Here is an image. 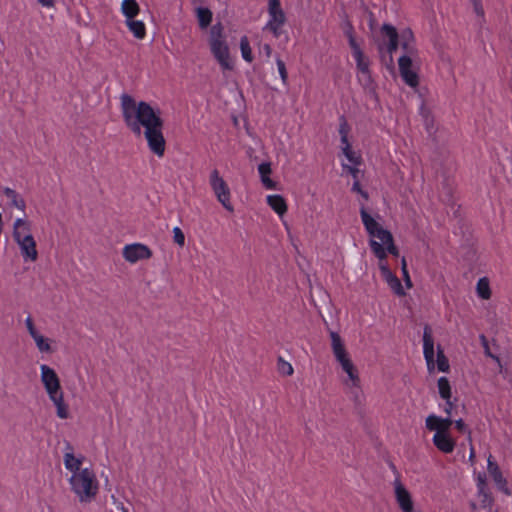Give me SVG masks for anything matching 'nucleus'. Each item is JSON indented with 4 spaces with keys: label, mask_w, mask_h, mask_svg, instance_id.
I'll return each mask as SVG.
<instances>
[{
    "label": "nucleus",
    "mask_w": 512,
    "mask_h": 512,
    "mask_svg": "<svg viewBox=\"0 0 512 512\" xmlns=\"http://www.w3.org/2000/svg\"><path fill=\"white\" fill-rule=\"evenodd\" d=\"M121 110L126 126L137 136H144L150 149L160 155V116L146 102L137 103L128 95L121 96Z\"/></svg>",
    "instance_id": "nucleus-1"
},
{
    "label": "nucleus",
    "mask_w": 512,
    "mask_h": 512,
    "mask_svg": "<svg viewBox=\"0 0 512 512\" xmlns=\"http://www.w3.org/2000/svg\"><path fill=\"white\" fill-rule=\"evenodd\" d=\"M64 466L71 473L68 481L78 500L81 503L93 501L99 491V481L91 462L81 453L68 452L64 455Z\"/></svg>",
    "instance_id": "nucleus-2"
},
{
    "label": "nucleus",
    "mask_w": 512,
    "mask_h": 512,
    "mask_svg": "<svg viewBox=\"0 0 512 512\" xmlns=\"http://www.w3.org/2000/svg\"><path fill=\"white\" fill-rule=\"evenodd\" d=\"M41 382L57 409V416L61 419L69 417L68 405L64 401V393L61 389L60 380L56 372L47 365H41Z\"/></svg>",
    "instance_id": "nucleus-3"
},
{
    "label": "nucleus",
    "mask_w": 512,
    "mask_h": 512,
    "mask_svg": "<svg viewBox=\"0 0 512 512\" xmlns=\"http://www.w3.org/2000/svg\"><path fill=\"white\" fill-rule=\"evenodd\" d=\"M423 356L429 373H433L435 369L443 373L450 371L449 360L440 345L437 346V358L435 359L434 339L428 325L423 330Z\"/></svg>",
    "instance_id": "nucleus-4"
},
{
    "label": "nucleus",
    "mask_w": 512,
    "mask_h": 512,
    "mask_svg": "<svg viewBox=\"0 0 512 512\" xmlns=\"http://www.w3.org/2000/svg\"><path fill=\"white\" fill-rule=\"evenodd\" d=\"M210 49L223 70L233 68L229 48L223 38V28L220 24L212 26L210 30Z\"/></svg>",
    "instance_id": "nucleus-5"
},
{
    "label": "nucleus",
    "mask_w": 512,
    "mask_h": 512,
    "mask_svg": "<svg viewBox=\"0 0 512 512\" xmlns=\"http://www.w3.org/2000/svg\"><path fill=\"white\" fill-rule=\"evenodd\" d=\"M210 187L218 202L229 212L234 211L231 203V191L227 182L217 169H213L209 176Z\"/></svg>",
    "instance_id": "nucleus-6"
},
{
    "label": "nucleus",
    "mask_w": 512,
    "mask_h": 512,
    "mask_svg": "<svg viewBox=\"0 0 512 512\" xmlns=\"http://www.w3.org/2000/svg\"><path fill=\"white\" fill-rule=\"evenodd\" d=\"M360 217L369 241H378L383 243L391 237L392 233L385 229L366 209L364 205L360 207Z\"/></svg>",
    "instance_id": "nucleus-7"
},
{
    "label": "nucleus",
    "mask_w": 512,
    "mask_h": 512,
    "mask_svg": "<svg viewBox=\"0 0 512 512\" xmlns=\"http://www.w3.org/2000/svg\"><path fill=\"white\" fill-rule=\"evenodd\" d=\"M268 15L269 20L266 23L265 29L269 30L275 38L280 37L286 22V15L281 7L280 0H268Z\"/></svg>",
    "instance_id": "nucleus-8"
},
{
    "label": "nucleus",
    "mask_w": 512,
    "mask_h": 512,
    "mask_svg": "<svg viewBox=\"0 0 512 512\" xmlns=\"http://www.w3.org/2000/svg\"><path fill=\"white\" fill-rule=\"evenodd\" d=\"M388 464H389V467L391 468V470L393 471V473L396 475V478H395L393 484H394L395 498H396V501H397L400 509L402 510V512H413L414 506H413L411 494L409 493V491L405 488V486L400 481V475H399L394 463L389 461Z\"/></svg>",
    "instance_id": "nucleus-9"
},
{
    "label": "nucleus",
    "mask_w": 512,
    "mask_h": 512,
    "mask_svg": "<svg viewBox=\"0 0 512 512\" xmlns=\"http://www.w3.org/2000/svg\"><path fill=\"white\" fill-rule=\"evenodd\" d=\"M152 255L151 249L142 243L127 244L122 249L123 258L130 264L150 259Z\"/></svg>",
    "instance_id": "nucleus-10"
},
{
    "label": "nucleus",
    "mask_w": 512,
    "mask_h": 512,
    "mask_svg": "<svg viewBox=\"0 0 512 512\" xmlns=\"http://www.w3.org/2000/svg\"><path fill=\"white\" fill-rule=\"evenodd\" d=\"M399 73L406 85L415 89L419 85V75L413 69L412 59L408 55H402L398 59Z\"/></svg>",
    "instance_id": "nucleus-11"
},
{
    "label": "nucleus",
    "mask_w": 512,
    "mask_h": 512,
    "mask_svg": "<svg viewBox=\"0 0 512 512\" xmlns=\"http://www.w3.org/2000/svg\"><path fill=\"white\" fill-rule=\"evenodd\" d=\"M369 247L375 257L379 260L378 264L386 262L388 253L396 257L399 255V249L394 243L393 235H391V237L386 239L383 243L378 241H369Z\"/></svg>",
    "instance_id": "nucleus-12"
},
{
    "label": "nucleus",
    "mask_w": 512,
    "mask_h": 512,
    "mask_svg": "<svg viewBox=\"0 0 512 512\" xmlns=\"http://www.w3.org/2000/svg\"><path fill=\"white\" fill-rule=\"evenodd\" d=\"M378 267L383 280L387 283L393 293L397 296H405L406 292L401 284L400 279L391 271L387 262L378 264Z\"/></svg>",
    "instance_id": "nucleus-13"
},
{
    "label": "nucleus",
    "mask_w": 512,
    "mask_h": 512,
    "mask_svg": "<svg viewBox=\"0 0 512 512\" xmlns=\"http://www.w3.org/2000/svg\"><path fill=\"white\" fill-rule=\"evenodd\" d=\"M426 428L429 431L436 432H445L449 431L451 426L453 425V421L451 418H442L435 414H430L425 420Z\"/></svg>",
    "instance_id": "nucleus-14"
},
{
    "label": "nucleus",
    "mask_w": 512,
    "mask_h": 512,
    "mask_svg": "<svg viewBox=\"0 0 512 512\" xmlns=\"http://www.w3.org/2000/svg\"><path fill=\"white\" fill-rule=\"evenodd\" d=\"M16 243L19 245L21 254L25 260H30L32 262L37 260L38 252L33 236H25V238L19 239Z\"/></svg>",
    "instance_id": "nucleus-15"
},
{
    "label": "nucleus",
    "mask_w": 512,
    "mask_h": 512,
    "mask_svg": "<svg viewBox=\"0 0 512 512\" xmlns=\"http://www.w3.org/2000/svg\"><path fill=\"white\" fill-rule=\"evenodd\" d=\"M487 461H488V472H489L490 476L492 477V479L494 480V482L496 483L498 488L500 490L504 491L507 495H509L510 492H509L508 488L506 487V480L504 479L498 464L492 460V455L489 454V456L487 457Z\"/></svg>",
    "instance_id": "nucleus-16"
},
{
    "label": "nucleus",
    "mask_w": 512,
    "mask_h": 512,
    "mask_svg": "<svg viewBox=\"0 0 512 512\" xmlns=\"http://www.w3.org/2000/svg\"><path fill=\"white\" fill-rule=\"evenodd\" d=\"M381 33L388 39L387 51L392 55L398 49L400 36L395 27L390 24H384L381 28Z\"/></svg>",
    "instance_id": "nucleus-17"
},
{
    "label": "nucleus",
    "mask_w": 512,
    "mask_h": 512,
    "mask_svg": "<svg viewBox=\"0 0 512 512\" xmlns=\"http://www.w3.org/2000/svg\"><path fill=\"white\" fill-rule=\"evenodd\" d=\"M400 45L404 51L403 55H408L411 59L416 55L417 50L414 44L413 34L411 30H405L400 35Z\"/></svg>",
    "instance_id": "nucleus-18"
},
{
    "label": "nucleus",
    "mask_w": 512,
    "mask_h": 512,
    "mask_svg": "<svg viewBox=\"0 0 512 512\" xmlns=\"http://www.w3.org/2000/svg\"><path fill=\"white\" fill-rule=\"evenodd\" d=\"M258 172L260 175L261 182L266 189H276V183L270 178L272 173L271 164L269 162H262L258 165Z\"/></svg>",
    "instance_id": "nucleus-19"
},
{
    "label": "nucleus",
    "mask_w": 512,
    "mask_h": 512,
    "mask_svg": "<svg viewBox=\"0 0 512 512\" xmlns=\"http://www.w3.org/2000/svg\"><path fill=\"white\" fill-rule=\"evenodd\" d=\"M266 201L269 207L277 213L279 217H282L287 212V203L283 196L278 194L268 195Z\"/></svg>",
    "instance_id": "nucleus-20"
},
{
    "label": "nucleus",
    "mask_w": 512,
    "mask_h": 512,
    "mask_svg": "<svg viewBox=\"0 0 512 512\" xmlns=\"http://www.w3.org/2000/svg\"><path fill=\"white\" fill-rule=\"evenodd\" d=\"M25 236H32L30 223L22 218L16 219L13 225V238L15 241L25 238Z\"/></svg>",
    "instance_id": "nucleus-21"
},
{
    "label": "nucleus",
    "mask_w": 512,
    "mask_h": 512,
    "mask_svg": "<svg viewBox=\"0 0 512 512\" xmlns=\"http://www.w3.org/2000/svg\"><path fill=\"white\" fill-rule=\"evenodd\" d=\"M353 58L356 62L357 70L359 72V80L370 81L371 76L369 70V59L364 55V53L361 54L360 56H355Z\"/></svg>",
    "instance_id": "nucleus-22"
},
{
    "label": "nucleus",
    "mask_w": 512,
    "mask_h": 512,
    "mask_svg": "<svg viewBox=\"0 0 512 512\" xmlns=\"http://www.w3.org/2000/svg\"><path fill=\"white\" fill-rule=\"evenodd\" d=\"M121 12L126 20L134 19L140 13V6L136 0H123Z\"/></svg>",
    "instance_id": "nucleus-23"
},
{
    "label": "nucleus",
    "mask_w": 512,
    "mask_h": 512,
    "mask_svg": "<svg viewBox=\"0 0 512 512\" xmlns=\"http://www.w3.org/2000/svg\"><path fill=\"white\" fill-rule=\"evenodd\" d=\"M342 370L347 374L351 387L360 389V378L351 359L341 365Z\"/></svg>",
    "instance_id": "nucleus-24"
},
{
    "label": "nucleus",
    "mask_w": 512,
    "mask_h": 512,
    "mask_svg": "<svg viewBox=\"0 0 512 512\" xmlns=\"http://www.w3.org/2000/svg\"><path fill=\"white\" fill-rule=\"evenodd\" d=\"M433 442L436 448H454L455 442L451 438L449 431L436 432L433 436Z\"/></svg>",
    "instance_id": "nucleus-25"
},
{
    "label": "nucleus",
    "mask_w": 512,
    "mask_h": 512,
    "mask_svg": "<svg viewBox=\"0 0 512 512\" xmlns=\"http://www.w3.org/2000/svg\"><path fill=\"white\" fill-rule=\"evenodd\" d=\"M476 294L482 300H489L492 295L490 281L487 277H481L476 284Z\"/></svg>",
    "instance_id": "nucleus-26"
},
{
    "label": "nucleus",
    "mask_w": 512,
    "mask_h": 512,
    "mask_svg": "<svg viewBox=\"0 0 512 512\" xmlns=\"http://www.w3.org/2000/svg\"><path fill=\"white\" fill-rule=\"evenodd\" d=\"M196 16L201 29H206L212 22L213 14L209 8H196Z\"/></svg>",
    "instance_id": "nucleus-27"
},
{
    "label": "nucleus",
    "mask_w": 512,
    "mask_h": 512,
    "mask_svg": "<svg viewBox=\"0 0 512 512\" xmlns=\"http://www.w3.org/2000/svg\"><path fill=\"white\" fill-rule=\"evenodd\" d=\"M437 386L440 397L447 401L448 406H451V386L449 380L446 377H440Z\"/></svg>",
    "instance_id": "nucleus-28"
},
{
    "label": "nucleus",
    "mask_w": 512,
    "mask_h": 512,
    "mask_svg": "<svg viewBox=\"0 0 512 512\" xmlns=\"http://www.w3.org/2000/svg\"><path fill=\"white\" fill-rule=\"evenodd\" d=\"M3 192L6 195V197L10 200L12 206L18 208L22 212L25 211V200L21 196H19V194L15 190L7 187L4 189Z\"/></svg>",
    "instance_id": "nucleus-29"
},
{
    "label": "nucleus",
    "mask_w": 512,
    "mask_h": 512,
    "mask_svg": "<svg viewBox=\"0 0 512 512\" xmlns=\"http://www.w3.org/2000/svg\"><path fill=\"white\" fill-rule=\"evenodd\" d=\"M126 25L129 30L132 32L134 37L137 39H143L146 35V28L142 21L130 19L126 20Z\"/></svg>",
    "instance_id": "nucleus-30"
},
{
    "label": "nucleus",
    "mask_w": 512,
    "mask_h": 512,
    "mask_svg": "<svg viewBox=\"0 0 512 512\" xmlns=\"http://www.w3.org/2000/svg\"><path fill=\"white\" fill-rule=\"evenodd\" d=\"M351 131V127L348 124L346 118L341 116L339 118V128L338 133L340 135L341 147L351 144L349 141V133Z\"/></svg>",
    "instance_id": "nucleus-31"
},
{
    "label": "nucleus",
    "mask_w": 512,
    "mask_h": 512,
    "mask_svg": "<svg viewBox=\"0 0 512 512\" xmlns=\"http://www.w3.org/2000/svg\"><path fill=\"white\" fill-rule=\"evenodd\" d=\"M343 155L346 159L355 166H361L363 163L362 156L359 152L352 149L351 144L341 147Z\"/></svg>",
    "instance_id": "nucleus-32"
},
{
    "label": "nucleus",
    "mask_w": 512,
    "mask_h": 512,
    "mask_svg": "<svg viewBox=\"0 0 512 512\" xmlns=\"http://www.w3.org/2000/svg\"><path fill=\"white\" fill-rule=\"evenodd\" d=\"M331 348L335 357H341L342 354L346 353L345 346L342 342L340 335L337 332H330Z\"/></svg>",
    "instance_id": "nucleus-33"
},
{
    "label": "nucleus",
    "mask_w": 512,
    "mask_h": 512,
    "mask_svg": "<svg viewBox=\"0 0 512 512\" xmlns=\"http://www.w3.org/2000/svg\"><path fill=\"white\" fill-rule=\"evenodd\" d=\"M481 339H482V342H483V346H484V348H485V354H486L488 357H490V358H492L493 360H495V361H496V363H497V364H498V366H499V372H500V374H502V375H503V378H504V379H508L509 381H511V380H510V376H511V374H510L509 370H508L507 368H504V367H503V365H502V363H501V360H500V358H499L498 356H496V355H494V354H492V353L490 352V349H489V346H488V343H487L486 338H485L484 336H481Z\"/></svg>",
    "instance_id": "nucleus-34"
},
{
    "label": "nucleus",
    "mask_w": 512,
    "mask_h": 512,
    "mask_svg": "<svg viewBox=\"0 0 512 512\" xmlns=\"http://www.w3.org/2000/svg\"><path fill=\"white\" fill-rule=\"evenodd\" d=\"M240 51L246 62L251 63L253 61L252 49L247 36H242L240 39Z\"/></svg>",
    "instance_id": "nucleus-35"
},
{
    "label": "nucleus",
    "mask_w": 512,
    "mask_h": 512,
    "mask_svg": "<svg viewBox=\"0 0 512 512\" xmlns=\"http://www.w3.org/2000/svg\"><path fill=\"white\" fill-rule=\"evenodd\" d=\"M419 114L422 116L424 120L427 132L431 134L433 130V118L431 117V113L429 109L426 107L424 101H422L421 106L419 108Z\"/></svg>",
    "instance_id": "nucleus-36"
},
{
    "label": "nucleus",
    "mask_w": 512,
    "mask_h": 512,
    "mask_svg": "<svg viewBox=\"0 0 512 512\" xmlns=\"http://www.w3.org/2000/svg\"><path fill=\"white\" fill-rule=\"evenodd\" d=\"M38 347V349L41 352H50L51 346L48 342V339L44 338L41 334H37L36 336L32 337Z\"/></svg>",
    "instance_id": "nucleus-37"
},
{
    "label": "nucleus",
    "mask_w": 512,
    "mask_h": 512,
    "mask_svg": "<svg viewBox=\"0 0 512 512\" xmlns=\"http://www.w3.org/2000/svg\"><path fill=\"white\" fill-rule=\"evenodd\" d=\"M278 371L285 376H291L294 372L292 365L285 361L282 357L278 359Z\"/></svg>",
    "instance_id": "nucleus-38"
},
{
    "label": "nucleus",
    "mask_w": 512,
    "mask_h": 512,
    "mask_svg": "<svg viewBox=\"0 0 512 512\" xmlns=\"http://www.w3.org/2000/svg\"><path fill=\"white\" fill-rule=\"evenodd\" d=\"M276 65H277L278 73L280 75L282 83L284 85H287V83H288V72H287L286 65H285L284 61L281 60L280 58H277L276 59Z\"/></svg>",
    "instance_id": "nucleus-39"
},
{
    "label": "nucleus",
    "mask_w": 512,
    "mask_h": 512,
    "mask_svg": "<svg viewBox=\"0 0 512 512\" xmlns=\"http://www.w3.org/2000/svg\"><path fill=\"white\" fill-rule=\"evenodd\" d=\"M401 271L403 274L405 285L408 289H410L412 287V281H411V278H410V275H409V272L407 269L406 259L404 257L401 260Z\"/></svg>",
    "instance_id": "nucleus-40"
},
{
    "label": "nucleus",
    "mask_w": 512,
    "mask_h": 512,
    "mask_svg": "<svg viewBox=\"0 0 512 512\" xmlns=\"http://www.w3.org/2000/svg\"><path fill=\"white\" fill-rule=\"evenodd\" d=\"M455 429L462 435H467L470 438V429L466 423L462 420H456L453 422Z\"/></svg>",
    "instance_id": "nucleus-41"
},
{
    "label": "nucleus",
    "mask_w": 512,
    "mask_h": 512,
    "mask_svg": "<svg viewBox=\"0 0 512 512\" xmlns=\"http://www.w3.org/2000/svg\"><path fill=\"white\" fill-rule=\"evenodd\" d=\"M470 2L473 5V9H474L475 14L482 21H484V19H485V12H484V8H483V5H482V1L481 0H470Z\"/></svg>",
    "instance_id": "nucleus-42"
},
{
    "label": "nucleus",
    "mask_w": 512,
    "mask_h": 512,
    "mask_svg": "<svg viewBox=\"0 0 512 512\" xmlns=\"http://www.w3.org/2000/svg\"><path fill=\"white\" fill-rule=\"evenodd\" d=\"M348 43L349 47L351 48L353 57L363 54V51L355 37H350V39H348Z\"/></svg>",
    "instance_id": "nucleus-43"
},
{
    "label": "nucleus",
    "mask_w": 512,
    "mask_h": 512,
    "mask_svg": "<svg viewBox=\"0 0 512 512\" xmlns=\"http://www.w3.org/2000/svg\"><path fill=\"white\" fill-rule=\"evenodd\" d=\"M173 239L174 242L179 245L180 247L184 246L185 244V235L183 231L179 227H175L173 229Z\"/></svg>",
    "instance_id": "nucleus-44"
},
{
    "label": "nucleus",
    "mask_w": 512,
    "mask_h": 512,
    "mask_svg": "<svg viewBox=\"0 0 512 512\" xmlns=\"http://www.w3.org/2000/svg\"><path fill=\"white\" fill-rule=\"evenodd\" d=\"M342 167H343V170H345L347 173H349L354 178V180H358V176H359V172H360L359 166L342 164Z\"/></svg>",
    "instance_id": "nucleus-45"
},
{
    "label": "nucleus",
    "mask_w": 512,
    "mask_h": 512,
    "mask_svg": "<svg viewBox=\"0 0 512 512\" xmlns=\"http://www.w3.org/2000/svg\"><path fill=\"white\" fill-rule=\"evenodd\" d=\"M344 35L347 37V39H350V37H355L354 34V27L351 24L350 21H346L343 27Z\"/></svg>",
    "instance_id": "nucleus-46"
},
{
    "label": "nucleus",
    "mask_w": 512,
    "mask_h": 512,
    "mask_svg": "<svg viewBox=\"0 0 512 512\" xmlns=\"http://www.w3.org/2000/svg\"><path fill=\"white\" fill-rule=\"evenodd\" d=\"M26 327H27L31 337H34V336H36L38 334L37 330L35 329V326L33 324V321H32L31 317H28L26 319Z\"/></svg>",
    "instance_id": "nucleus-47"
},
{
    "label": "nucleus",
    "mask_w": 512,
    "mask_h": 512,
    "mask_svg": "<svg viewBox=\"0 0 512 512\" xmlns=\"http://www.w3.org/2000/svg\"><path fill=\"white\" fill-rule=\"evenodd\" d=\"M335 358H336L337 362H338L340 365H342L343 363H345V362H347V361H349V360H350V358H349V356H348L347 352H346V353H344V354H342V355H341V357L337 356V357H335Z\"/></svg>",
    "instance_id": "nucleus-48"
},
{
    "label": "nucleus",
    "mask_w": 512,
    "mask_h": 512,
    "mask_svg": "<svg viewBox=\"0 0 512 512\" xmlns=\"http://www.w3.org/2000/svg\"><path fill=\"white\" fill-rule=\"evenodd\" d=\"M362 190L363 189L361 187V184H360L359 180H355L353 185H352V191L359 194Z\"/></svg>",
    "instance_id": "nucleus-49"
},
{
    "label": "nucleus",
    "mask_w": 512,
    "mask_h": 512,
    "mask_svg": "<svg viewBox=\"0 0 512 512\" xmlns=\"http://www.w3.org/2000/svg\"><path fill=\"white\" fill-rule=\"evenodd\" d=\"M38 2L45 7H53L55 3L54 0H38Z\"/></svg>",
    "instance_id": "nucleus-50"
},
{
    "label": "nucleus",
    "mask_w": 512,
    "mask_h": 512,
    "mask_svg": "<svg viewBox=\"0 0 512 512\" xmlns=\"http://www.w3.org/2000/svg\"><path fill=\"white\" fill-rule=\"evenodd\" d=\"M262 50L264 51V53L266 54L267 57H269L271 55L272 48L269 44H264L262 47Z\"/></svg>",
    "instance_id": "nucleus-51"
},
{
    "label": "nucleus",
    "mask_w": 512,
    "mask_h": 512,
    "mask_svg": "<svg viewBox=\"0 0 512 512\" xmlns=\"http://www.w3.org/2000/svg\"><path fill=\"white\" fill-rule=\"evenodd\" d=\"M359 194L361 195V197H362L364 200H368V198H369V194H368V192H367V191L362 190Z\"/></svg>",
    "instance_id": "nucleus-52"
},
{
    "label": "nucleus",
    "mask_w": 512,
    "mask_h": 512,
    "mask_svg": "<svg viewBox=\"0 0 512 512\" xmlns=\"http://www.w3.org/2000/svg\"><path fill=\"white\" fill-rule=\"evenodd\" d=\"M452 407L453 405L451 404V406H448L447 405V402L445 403V407H444V411L447 413V414H450L451 413V410H452Z\"/></svg>",
    "instance_id": "nucleus-53"
},
{
    "label": "nucleus",
    "mask_w": 512,
    "mask_h": 512,
    "mask_svg": "<svg viewBox=\"0 0 512 512\" xmlns=\"http://www.w3.org/2000/svg\"><path fill=\"white\" fill-rule=\"evenodd\" d=\"M474 457H475V450H474V449H471V450H470L469 459H470V460H472Z\"/></svg>",
    "instance_id": "nucleus-54"
},
{
    "label": "nucleus",
    "mask_w": 512,
    "mask_h": 512,
    "mask_svg": "<svg viewBox=\"0 0 512 512\" xmlns=\"http://www.w3.org/2000/svg\"><path fill=\"white\" fill-rule=\"evenodd\" d=\"M161 143H162V154H163L164 150H165V140L163 137H162Z\"/></svg>",
    "instance_id": "nucleus-55"
},
{
    "label": "nucleus",
    "mask_w": 512,
    "mask_h": 512,
    "mask_svg": "<svg viewBox=\"0 0 512 512\" xmlns=\"http://www.w3.org/2000/svg\"><path fill=\"white\" fill-rule=\"evenodd\" d=\"M444 452H452L453 450H449V449H446V450H443Z\"/></svg>",
    "instance_id": "nucleus-56"
}]
</instances>
